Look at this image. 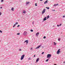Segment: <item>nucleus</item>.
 Segmentation results:
<instances>
[{
	"mask_svg": "<svg viewBox=\"0 0 65 65\" xmlns=\"http://www.w3.org/2000/svg\"><path fill=\"white\" fill-rule=\"evenodd\" d=\"M61 25H62V24H60V25H59V26H61Z\"/></svg>",
	"mask_w": 65,
	"mask_h": 65,
	"instance_id": "nucleus-36",
	"label": "nucleus"
},
{
	"mask_svg": "<svg viewBox=\"0 0 65 65\" xmlns=\"http://www.w3.org/2000/svg\"><path fill=\"white\" fill-rule=\"evenodd\" d=\"M0 8H1V9L2 8V7H0Z\"/></svg>",
	"mask_w": 65,
	"mask_h": 65,
	"instance_id": "nucleus-39",
	"label": "nucleus"
},
{
	"mask_svg": "<svg viewBox=\"0 0 65 65\" xmlns=\"http://www.w3.org/2000/svg\"><path fill=\"white\" fill-rule=\"evenodd\" d=\"M58 40L59 41H60V39L59 38L58 39Z\"/></svg>",
	"mask_w": 65,
	"mask_h": 65,
	"instance_id": "nucleus-22",
	"label": "nucleus"
},
{
	"mask_svg": "<svg viewBox=\"0 0 65 65\" xmlns=\"http://www.w3.org/2000/svg\"><path fill=\"white\" fill-rule=\"evenodd\" d=\"M32 24H34V21H33V22H32Z\"/></svg>",
	"mask_w": 65,
	"mask_h": 65,
	"instance_id": "nucleus-42",
	"label": "nucleus"
},
{
	"mask_svg": "<svg viewBox=\"0 0 65 65\" xmlns=\"http://www.w3.org/2000/svg\"><path fill=\"white\" fill-rule=\"evenodd\" d=\"M46 17H45L43 19V21H46Z\"/></svg>",
	"mask_w": 65,
	"mask_h": 65,
	"instance_id": "nucleus-8",
	"label": "nucleus"
},
{
	"mask_svg": "<svg viewBox=\"0 0 65 65\" xmlns=\"http://www.w3.org/2000/svg\"><path fill=\"white\" fill-rule=\"evenodd\" d=\"M18 22H16V23H15V25H18Z\"/></svg>",
	"mask_w": 65,
	"mask_h": 65,
	"instance_id": "nucleus-23",
	"label": "nucleus"
},
{
	"mask_svg": "<svg viewBox=\"0 0 65 65\" xmlns=\"http://www.w3.org/2000/svg\"><path fill=\"white\" fill-rule=\"evenodd\" d=\"M23 12L24 13H26V12L24 10H23Z\"/></svg>",
	"mask_w": 65,
	"mask_h": 65,
	"instance_id": "nucleus-13",
	"label": "nucleus"
},
{
	"mask_svg": "<svg viewBox=\"0 0 65 65\" xmlns=\"http://www.w3.org/2000/svg\"><path fill=\"white\" fill-rule=\"evenodd\" d=\"M28 60H31V58H29L28 59Z\"/></svg>",
	"mask_w": 65,
	"mask_h": 65,
	"instance_id": "nucleus-38",
	"label": "nucleus"
},
{
	"mask_svg": "<svg viewBox=\"0 0 65 65\" xmlns=\"http://www.w3.org/2000/svg\"><path fill=\"white\" fill-rule=\"evenodd\" d=\"M57 27H59V25H57Z\"/></svg>",
	"mask_w": 65,
	"mask_h": 65,
	"instance_id": "nucleus-32",
	"label": "nucleus"
},
{
	"mask_svg": "<svg viewBox=\"0 0 65 65\" xmlns=\"http://www.w3.org/2000/svg\"><path fill=\"white\" fill-rule=\"evenodd\" d=\"M43 0H40V1H42Z\"/></svg>",
	"mask_w": 65,
	"mask_h": 65,
	"instance_id": "nucleus-41",
	"label": "nucleus"
},
{
	"mask_svg": "<svg viewBox=\"0 0 65 65\" xmlns=\"http://www.w3.org/2000/svg\"><path fill=\"white\" fill-rule=\"evenodd\" d=\"M11 10H12V11H13V8H11Z\"/></svg>",
	"mask_w": 65,
	"mask_h": 65,
	"instance_id": "nucleus-18",
	"label": "nucleus"
},
{
	"mask_svg": "<svg viewBox=\"0 0 65 65\" xmlns=\"http://www.w3.org/2000/svg\"><path fill=\"white\" fill-rule=\"evenodd\" d=\"M13 27H14V25L13 26Z\"/></svg>",
	"mask_w": 65,
	"mask_h": 65,
	"instance_id": "nucleus-43",
	"label": "nucleus"
},
{
	"mask_svg": "<svg viewBox=\"0 0 65 65\" xmlns=\"http://www.w3.org/2000/svg\"><path fill=\"white\" fill-rule=\"evenodd\" d=\"M19 51H21L22 49H20L19 50Z\"/></svg>",
	"mask_w": 65,
	"mask_h": 65,
	"instance_id": "nucleus-29",
	"label": "nucleus"
},
{
	"mask_svg": "<svg viewBox=\"0 0 65 65\" xmlns=\"http://www.w3.org/2000/svg\"><path fill=\"white\" fill-rule=\"evenodd\" d=\"M51 54H48L47 57V58H51Z\"/></svg>",
	"mask_w": 65,
	"mask_h": 65,
	"instance_id": "nucleus-3",
	"label": "nucleus"
},
{
	"mask_svg": "<svg viewBox=\"0 0 65 65\" xmlns=\"http://www.w3.org/2000/svg\"><path fill=\"white\" fill-rule=\"evenodd\" d=\"M30 31L31 32H33V30L32 29H31Z\"/></svg>",
	"mask_w": 65,
	"mask_h": 65,
	"instance_id": "nucleus-21",
	"label": "nucleus"
},
{
	"mask_svg": "<svg viewBox=\"0 0 65 65\" xmlns=\"http://www.w3.org/2000/svg\"><path fill=\"white\" fill-rule=\"evenodd\" d=\"M65 63V62H64V63Z\"/></svg>",
	"mask_w": 65,
	"mask_h": 65,
	"instance_id": "nucleus-45",
	"label": "nucleus"
},
{
	"mask_svg": "<svg viewBox=\"0 0 65 65\" xmlns=\"http://www.w3.org/2000/svg\"><path fill=\"white\" fill-rule=\"evenodd\" d=\"M44 54V52H42V54Z\"/></svg>",
	"mask_w": 65,
	"mask_h": 65,
	"instance_id": "nucleus-33",
	"label": "nucleus"
},
{
	"mask_svg": "<svg viewBox=\"0 0 65 65\" xmlns=\"http://www.w3.org/2000/svg\"><path fill=\"white\" fill-rule=\"evenodd\" d=\"M4 1V0H1V2H3Z\"/></svg>",
	"mask_w": 65,
	"mask_h": 65,
	"instance_id": "nucleus-26",
	"label": "nucleus"
},
{
	"mask_svg": "<svg viewBox=\"0 0 65 65\" xmlns=\"http://www.w3.org/2000/svg\"><path fill=\"white\" fill-rule=\"evenodd\" d=\"M52 11H55V10H52Z\"/></svg>",
	"mask_w": 65,
	"mask_h": 65,
	"instance_id": "nucleus-25",
	"label": "nucleus"
},
{
	"mask_svg": "<svg viewBox=\"0 0 65 65\" xmlns=\"http://www.w3.org/2000/svg\"><path fill=\"white\" fill-rule=\"evenodd\" d=\"M35 55H34V57H35Z\"/></svg>",
	"mask_w": 65,
	"mask_h": 65,
	"instance_id": "nucleus-37",
	"label": "nucleus"
},
{
	"mask_svg": "<svg viewBox=\"0 0 65 65\" xmlns=\"http://www.w3.org/2000/svg\"><path fill=\"white\" fill-rule=\"evenodd\" d=\"M39 32H38L37 33V34H36V35L37 36H38V35H39Z\"/></svg>",
	"mask_w": 65,
	"mask_h": 65,
	"instance_id": "nucleus-12",
	"label": "nucleus"
},
{
	"mask_svg": "<svg viewBox=\"0 0 65 65\" xmlns=\"http://www.w3.org/2000/svg\"><path fill=\"white\" fill-rule=\"evenodd\" d=\"M32 49H33V48H30V50H32Z\"/></svg>",
	"mask_w": 65,
	"mask_h": 65,
	"instance_id": "nucleus-31",
	"label": "nucleus"
},
{
	"mask_svg": "<svg viewBox=\"0 0 65 65\" xmlns=\"http://www.w3.org/2000/svg\"><path fill=\"white\" fill-rule=\"evenodd\" d=\"M16 25V24H14V26H15Z\"/></svg>",
	"mask_w": 65,
	"mask_h": 65,
	"instance_id": "nucleus-40",
	"label": "nucleus"
},
{
	"mask_svg": "<svg viewBox=\"0 0 65 65\" xmlns=\"http://www.w3.org/2000/svg\"><path fill=\"white\" fill-rule=\"evenodd\" d=\"M27 44H28V43H26V45H27Z\"/></svg>",
	"mask_w": 65,
	"mask_h": 65,
	"instance_id": "nucleus-44",
	"label": "nucleus"
},
{
	"mask_svg": "<svg viewBox=\"0 0 65 65\" xmlns=\"http://www.w3.org/2000/svg\"><path fill=\"white\" fill-rule=\"evenodd\" d=\"M48 1V0H46V1L44 3V4H46V3H47V2Z\"/></svg>",
	"mask_w": 65,
	"mask_h": 65,
	"instance_id": "nucleus-11",
	"label": "nucleus"
},
{
	"mask_svg": "<svg viewBox=\"0 0 65 65\" xmlns=\"http://www.w3.org/2000/svg\"><path fill=\"white\" fill-rule=\"evenodd\" d=\"M54 65H55V64H54Z\"/></svg>",
	"mask_w": 65,
	"mask_h": 65,
	"instance_id": "nucleus-47",
	"label": "nucleus"
},
{
	"mask_svg": "<svg viewBox=\"0 0 65 65\" xmlns=\"http://www.w3.org/2000/svg\"><path fill=\"white\" fill-rule=\"evenodd\" d=\"M25 42H26V43H28V40H25L24 41V43H25Z\"/></svg>",
	"mask_w": 65,
	"mask_h": 65,
	"instance_id": "nucleus-10",
	"label": "nucleus"
},
{
	"mask_svg": "<svg viewBox=\"0 0 65 65\" xmlns=\"http://www.w3.org/2000/svg\"><path fill=\"white\" fill-rule=\"evenodd\" d=\"M39 58H37L36 60V63L38 62V61H39Z\"/></svg>",
	"mask_w": 65,
	"mask_h": 65,
	"instance_id": "nucleus-7",
	"label": "nucleus"
},
{
	"mask_svg": "<svg viewBox=\"0 0 65 65\" xmlns=\"http://www.w3.org/2000/svg\"><path fill=\"white\" fill-rule=\"evenodd\" d=\"M48 59H47L46 60V62H48Z\"/></svg>",
	"mask_w": 65,
	"mask_h": 65,
	"instance_id": "nucleus-19",
	"label": "nucleus"
},
{
	"mask_svg": "<svg viewBox=\"0 0 65 65\" xmlns=\"http://www.w3.org/2000/svg\"><path fill=\"white\" fill-rule=\"evenodd\" d=\"M59 5V4H55L54 6H57V5Z\"/></svg>",
	"mask_w": 65,
	"mask_h": 65,
	"instance_id": "nucleus-9",
	"label": "nucleus"
},
{
	"mask_svg": "<svg viewBox=\"0 0 65 65\" xmlns=\"http://www.w3.org/2000/svg\"><path fill=\"white\" fill-rule=\"evenodd\" d=\"M47 19H49V18H50V16H49V15H48L47 17Z\"/></svg>",
	"mask_w": 65,
	"mask_h": 65,
	"instance_id": "nucleus-15",
	"label": "nucleus"
},
{
	"mask_svg": "<svg viewBox=\"0 0 65 65\" xmlns=\"http://www.w3.org/2000/svg\"><path fill=\"white\" fill-rule=\"evenodd\" d=\"M20 33H18L17 34V35H20Z\"/></svg>",
	"mask_w": 65,
	"mask_h": 65,
	"instance_id": "nucleus-24",
	"label": "nucleus"
},
{
	"mask_svg": "<svg viewBox=\"0 0 65 65\" xmlns=\"http://www.w3.org/2000/svg\"><path fill=\"white\" fill-rule=\"evenodd\" d=\"M1 15V12H0V15Z\"/></svg>",
	"mask_w": 65,
	"mask_h": 65,
	"instance_id": "nucleus-34",
	"label": "nucleus"
},
{
	"mask_svg": "<svg viewBox=\"0 0 65 65\" xmlns=\"http://www.w3.org/2000/svg\"><path fill=\"white\" fill-rule=\"evenodd\" d=\"M41 45H39L36 48V49H37V48H39L41 46Z\"/></svg>",
	"mask_w": 65,
	"mask_h": 65,
	"instance_id": "nucleus-6",
	"label": "nucleus"
},
{
	"mask_svg": "<svg viewBox=\"0 0 65 65\" xmlns=\"http://www.w3.org/2000/svg\"><path fill=\"white\" fill-rule=\"evenodd\" d=\"M65 17V15H63V18H64Z\"/></svg>",
	"mask_w": 65,
	"mask_h": 65,
	"instance_id": "nucleus-35",
	"label": "nucleus"
},
{
	"mask_svg": "<svg viewBox=\"0 0 65 65\" xmlns=\"http://www.w3.org/2000/svg\"><path fill=\"white\" fill-rule=\"evenodd\" d=\"M20 27V25H18L17 26V27Z\"/></svg>",
	"mask_w": 65,
	"mask_h": 65,
	"instance_id": "nucleus-30",
	"label": "nucleus"
},
{
	"mask_svg": "<svg viewBox=\"0 0 65 65\" xmlns=\"http://www.w3.org/2000/svg\"><path fill=\"white\" fill-rule=\"evenodd\" d=\"M46 8H47V9H50V8L48 7H46Z\"/></svg>",
	"mask_w": 65,
	"mask_h": 65,
	"instance_id": "nucleus-17",
	"label": "nucleus"
},
{
	"mask_svg": "<svg viewBox=\"0 0 65 65\" xmlns=\"http://www.w3.org/2000/svg\"><path fill=\"white\" fill-rule=\"evenodd\" d=\"M60 49H59L57 51V54H59V53H60Z\"/></svg>",
	"mask_w": 65,
	"mask_h": 65,
	"instance_id": "nucleus-5",
	"label": "nucleus"
},
{
	"mask_svg": "<svg viewBox=\"0 0 65 65\" xmlns=\"http://www.w3.org/2000/svg\"><path fill=\"white\" fill-rule=\"evenodd\" d=\"M25 57V55H23L21 57V58L20 59L21 60H23L24 59V57Z\"/></svg>",
	"mask_w": 65,
	"mask_h": 65,
	"instance_id": "nucleus-1",
	"label": "nucleus"
},
{
	"mask_svg": "<svg viewBox=\"0 0 65 65\" xmlns=\"http://www.w3.org/2000/svg\"><path fill=\"white\" fill-rule=\"evenodd\" d=\"M27 34V32L26 31H24V33L23 34V35H24V36H26Z\"/></svg>",
	"mask_w": 65,
	"mask_h": 65,
	"instance_id": "nucleus-4",
	"label": "nucleus"
},
{
	"mask_svg": "<svg viewBox=\"0 0 65 65\" xmlns=\"http://www.w3.org/2000/svg\"><path fill=\"white\" fill-rule=\"evenodd\" d=\"M46 38V37H45V36H44L43 37V38L45 39V38Z\"/></svg>",
	"mask_w": 65,
	"mask_h": 65,
	"instance_id": "nucleus-28",
	"label": "nucleus"
},
{
	"mask_svg": "<svg viewBox=\"0 0 65 65\" xmlns=\"http://www.w3.org/2000/svg\"><path fill=\"white\" fill-rule=\"evenodd\" d=\"M53 27H55V26L54 25Z\"/></svg>",
	"mask_w": 65,
	"mask_h": 65,
	"instance_id": "nucleus-46",
	"label": "nucleus"
},
{
	"mask_svg": "<svg viewBox=\"0 0 65 65\" xmlns=\"http://www.w3.org/2000/svg\"><path fill=\"white\" fill-rule=\"evenodd\" d=\"M30 2H26V5H27V4H29V3Z\"/></svg>",
	"mask_w": 65,
	"mask_h": 65,
	"instance_id": "nucleus-14",
	"label": "nucleus"
},
{
	"mask_svg": "<svg viewBox=\"0 0 65 65\" xmlns=\"http://www.w3.org/2000/svg\"><path fill=\"white\" fill-rule=\"evenodd\" d=\"M0 33H2V31L1 30H0Z\"/></svg>",
	"mask_w": 65,
	"mask_h": 65,
	"instance_id": "nucleus-27",
	"label": "nucleus"
},
{
	"mask_svg": "<svg viewBox=\"0 0 65 65\" xmlns=\"http://www.w3.org/2000/svg\"><path fill=\"white\" fill-rule=\"evenodd\" d=\"M45 9H44L42 11V14H43V13H45Z\"/></svg>",
	"mask_w": 65,
	"mask_h": 65,
	"instance_id": "nucleus-2",
	"label": "nucleus"
},
{
	"mask_svg": "<svg viewBox=\"0 0 65 65\" xmlns=\"http://www.w3.org/2000/svg\"><path fill=\"white\" fill-rule=\"evenodd\" d=\"M54 45H56V44H57V43H56L55 42H54Z\"/></svg>",
	"mask_w": 65,
	"mask_h": 65,
	"instance_id": "nucleus-16",
	"label": "nucleus"
},
{
	"mask_svg": "<svg viewBox=\"0 0 65 65\" xmlns=\"http://www.w3.org/2000/svg\"><path fill=\"white\" fill-rule=\"evenodd\" d=\"M35 6H37V3H36L35 4Z\"/></svg>",
	"mask_w": 65,
	"mask_h": 65,
	"instance_id": "nucleus-20",
	"label": "nucleus"
}]
</instances>
